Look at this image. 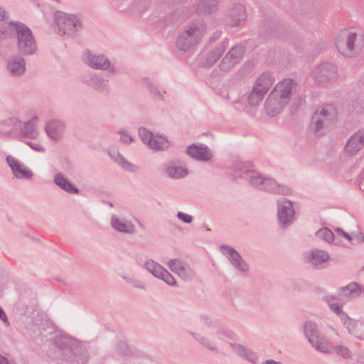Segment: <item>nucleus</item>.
I'll list each match as a JSON object with an SVG mask.
<instances>
[{"instance_id":"obj_36","label":"nucleus","mask_w":364,"mask_h":364,"mask_svg":"<svg viewBox=\"0 0 364 364\" xmlns=\"http://www.w3.org/2000/svg\"><path fill=\"white\" fill-rule=\"evenodd\" d=\"M148 146L155 151H163L169 146V141L164 136L154 135Z\"/></svg>"},{"instance_id":"obj_35","label":"nucleus","mask_w":364,"mask_h":364,"mask_svg":"<svg viewBox=\"0 0 364 364\" xmlns=\"http://www.w3.org/2000/svg\"><path fill=\"white\" fill-rule=\"evenodd\" d=\"M219 0H200L196 10L199 14H210L217 10Z\"/></svg>"},{"instance_id":"obj_43","label":"nucleus","mask_w":364,"mask_h":364,"mask_svg":"<svg viewBox=\"0 0 364 364\" xmlns=\"http://www.w3.org/2000/svg\"><path fill=\"white\" fill-rule=\"evenodd\" d=\"M341 321H343V325L348 330L350 333H355L357 326L356 321L350 318L347 314H343V317H341Z\"/></svg>"},{"instance_id":"obj_19","label":"nucleus","mask_w":364,"mask_h":364,"mask_svg":"<svg viewBox=\"0 0 364 364\" xmlns=\"http://www.w3.org/2000/svg\"><path fill=\"white\" fill-rule=\"evenodd\" d=\"M83 82L93 89L104 93L109 92L108 80L96 73H89L82 77Z\"/></svg>"},{"instance_id":"obj_61","label":"nucleus","mask_w":364,"mask_h":364,"mask_svg":"<svg viewBox=\"0 0 364 364\" xmlns=\"http://www.w3.org/2000/svg\"><path fill=\"white\" fill-rule=\"evenodd\" d=\"M0 364H9V360L4 357H0Z\"/></svg>"},{"instance_id":"obj_28","label":"nucleus","mask_w":364,"mask_h":364,"mask_svg":"<svg viewBox=\"0 0 364 364\" xmlns=\"http://www.w3.org/2000/svg\"><path fill=\"white\" fill-rule=\"evenodd\" d=\"M362 292L361 287L357 283L351 282L338 289V296L339 299L348 301L358 298Z\"/></svg>"},{"instance_id":"obj_30","label":"nucleus","mask_w":364,"mask_h":364,"mask_svg":"<svg viewBox=\"0 0 364 364\" xmlns=\"http://www.w3.org/2000/svg\"><path fill=\"white\" fill-rule=\"evenodd\" d=\"M111 225L117 231L127 234H133L135 232L134 225L129 221L121 219L117 215L111 218Z\"/></svg>"},{"instance_id":"obj_63","label":"nucleus","mask_w":364,"mask_h":364,"mask_svg":"<svg viewBox=\"0 0 364 364\" xmlns=\"http://www.w3.org/2000/svg\"><path fill=\"white\" fill-rule=\"evenodd\" d=\"M356 337H357L358 339H360V340H363V339H364L363 336H361V335H360V336H356Z\"/></svg>"},{"instance_id":"obj_50","label":"nucleus","mask_w":364,"mask_h":364,"mask_svg":"<svg viewBox=\"0 0 364 364\" xmlns=\"http://www.w3.org/2000/svg\"><path fill=\"white\" fill-rule=\"evenodd\" d=\"M329 308L335 314L340 316L341 318L343 317V314H346L345 312L343 311L342 306L338 304V303H333L332 304H330Z\"/></svg>"},{"instance_id":"obj_15","label":"nucleus","mask_w":364,"mask_h":364,"mask_svg":"<svg viewBox=\"0 0 364 364\" xmlns=\"http://www.w3.org/2000/svg\"><path fill=\"white\" fill-rule=\"evenodd\" d=\"M279 223L283 226L290 225L294 220L295 212L291 201L282 199L277 202Z\"/></svg>"},{"instance_id":"obj_41","label":"nucleus","mask_w":364,"mask_h":364,"mask_svg":"<svg viewBox=\"0 0 364 364\" xmlns=\"http://www.w3.org/2000/svg\"><path fill=\"white\" fill-rule=\"evenodd\" d=\"M144 267L148 272L156 278L164 268L159 263L155 262L153 259L146 260Z\"/></svg>"},{"instance_id":"obj_55","label":"nucleus","mask_w":364,"mask_h":364,"mask_svg":"<svg viewBox=\"0 0 364 364\" xmlns=\"http://www.w3.org/2000/svg\"><path fill=\"white\" fill-rule=\"evenodd\" d=\"M336 232L340 235H343L346 240L350 241L351 240V237L350 236V235L346 232H344L342 229L341 228H337L336 229Z\"/></svg>"},{"instance_id":"obj_23","label":"nucleus","mask_w":364,"mask_h":364,"mask_svg":"<svg viewBox=\"0 0 364 364\" xmlns=\"http://www.w3.org/2000/svg\"><path fill=\"white\" fill-rule=\"evenodd\" d=\"M165 173L167 176L173 179H179L188 175V170L184 168L178 160L167 161L164 165Z\"/></svg>"},{"instance_id":"obj_12","label":"nucleus","mask_w":364,"mask_h":364,"mask_svg":"<svg viewBox=\"0 0 364 364\" xmlns=\"http://www.w3.org/2000/svg\"><path fill=\"white\" fill-rule=\"evenodd\" d=\"M168 267L181 279L189 282L196 278V273L185 261L181 259H171L167 262Z\"/></svg>"},{"instance_id":"obj_62","label":"nucleus","mask_w":364,"mask_h":364,"mask_svg":"<svg viewBox=\"0 0 364 364\" xmlns=\"http://www.w3.org/2000/svg\"><path fill=\"white\" fill-rule=\"evenodd\" d=\"M363 107L362 106H360L359 108L354 107L353 111L357 113H360L363 112Z\"/></svg>"},{"instance_id":"obj_31","label":"nucleus","mask_w":364,"mask_h":364,"mask_svg":"<svg viewBox=\"0 0 364 364\" xmlns=\"http://www.w3.org/2000/svg\"><path fill=\"white\" fill-rule=\"evenodd\" d=\"M54 183L63 189L64 191L70 194H77L79 193L78 188L75 186L63 173H57L53 178Z\"/></svg>"},{"instance_id":"obj_42","label":"nucleus","mask_w":364,"mask_h":364,"mask_svg":"<svg viewBox=\"0 0 364 364\" xmlns=\"http://www.w3.org/2000/svg\"><path fill=\"white\" fill-rule=\"evenodd\" d=\"M335 353L345 359L351 356L350 350L347 347L341 345L330 346V352L328 353Z\"/></svg>"},{"instance_id":"obj_10","label":"nucleus","mask_w":364,"mask_h":364,"mask_svg":"<svg viewBox=\"0 0 364 364\" xmlns=\"http://www.w3.org/2000/svg\"><path fill=\"white\" fill-rule=\"evenodd\" d=\"M219 249L237 272L243 274H246L249 272V264L235 248L229 245H222L219 247Z\"/></svg>"},{"instance_id":"obj_58","label":"nucleus","mask_w":364,"mask_h":364,"mask_svg":"<svg viewBox=\"0 0 364 364\" xmlns=\"http://www.w3.org/2000/svg\"><path fill=\"white\" fill-rule=\"evenodd\" d=\"M6 16V11L5 10L0 6V21L4 20Z\"/></svg>"},{"instance_id":"obj_27","label":"nucleus","mask_w":364,"mask_h":364,"mask_svg":"<svg viewBox=\"0 0 364 364\" xmlns=\"http://www.w3.org/2000/svg\"><path fill=\"white\" fill-rule=\"evenodd\" d=\"M7 70L13 77H20L26 72V60L21 56H12L7 62Z\"/></svg>"},{"instance_id":"obj_60","label":"nucleus","mask_w":364,"mask_h":364,"mask_svg":"<svg viewBox=\"0 0 364 364\" xmlns=\"http://www.w3.org/2000/svg\"><path fill=\"white\" fill-rule=\"evenodd\" d=\"M262 364H283L281 362L276 361L274 360H267L266 361L263 362Z\"/></svg>"},{"instance_id":"obj_3","label":"nucleus","mask_w":364,"mask_h":364,"mask_svg":"<svg viewBox=\"0 0 364 364\" xmlns=\"http://www.w3.org/2000/svg\"><path fill=\"white\" fill-rule=\"evenodd\" d=\"M341 38L336 39V46L343 55L353 58L360 54L364 46L363 34L346 31L342 33Z\"/></svg>"},{"instance_id":"obj_24","label":"nucleus","mask_w":364,"mask_h":364,"mask_svg":"<svg viewBox=\"0 0 364 364\" xmlns=\"http://www.w3.org/2000/svg\"><path fill=\"white\" fill-rule=\"evenodd\" d=\"M294 85L295 84L293 80L284 79L275 86L272 92L282 100L283 102L288 103L290 100L291 92L294 87Z\"/></svg>"},{"instance_id":"obj_32","label":"nucleus","mask_w":364,"mask_h":364,"mask_svg":"<svg viewBox=\"0 0 364 364\" xmlns=\"http://www.w3.org/2000/svg\"><path fill=\"white\" fill-rule=\"evenodd\" d=\"M200 320L208 328H218V333H223L229 338H232V331L223 326H220V322L217 319L210 317L206 314H202L200 316Z\"/></svg>"},{"instance_id":"obj_44","label":"nucleus","mask_w":364,"mask_h":364,"mask_svg":"<svg viewBox=\"0 0 364 364\" xmlns=\"http://www.w3.org/2000/svg\"><path fill=\"white\" fill-rule=\"evenodd\" d=\"M157 278L163 280L165 283L168 284L169 286L175 287L177 284V282L175 278L172 276L171 273H169L165 268L161 272Z\"/></svg>"},{"instance_id":"obj_9","label":"nucleus","mask_w":364,"mask_h":364,"mask_svg":"<svg viewBox=\"0 0 364 364\" xmlns=\"http://www.w3.org/2000/svg\"><path fill=\"white\" fill-rule=\"evenodd\" d=\"M83 62L90 68L98 70H109L110 74H118L119 69L103 54H96L90 50L82 55Z\"/></svg>"},{"instance_id":"obj_38","label":"nucleus","mask_w":364,"mask_h":364,"mask_svg":"<svg viewBox=\"0 0 364 364\" xmlns=\"http://www.w3.org/2000/svg\"><path fill=\"white\" fill-rule=\"evenodd\" d=\"M109 156L117 162L123 169L131 171L133 170L134 166L127 161L118 151H109Z\"/></svg>"},{"instance_id":"obj_46","label":"nucleus","mask_w":364,"mask_h":364,"mask_svg":"<svg viewBox=\"0 0 364 364\" xmlns=\"http://www.w3.org/2000/svg\"><path fill=\"white\" fill-rule=\"evenodd\" d=\"M316 236L326 241L327 242H331L333 240V233L328 228H322L316 232Z\"/></svg>"},{"instance_id":"obj_17","label":"nucleus","mask_w":364,"mask_h":364,"mask_svg":"<svg viewBox=\"0 0 364 364\" xmlns=\"http://www.w3.org/2000/svg\"><path fill=\"white\" fill-rule=\"evenodd\" d=\"M6 159L12 174L16 178L30 180L33 178V173L32 170L19 160L11 155L7 156Z\"/></svg>"},{"instance_id":"obj_45","label":"nucleus","mask_w":364,"mask_h":364,"mask_svg":"<svg viewBox=\"0 0 364 364\" xmlns=\"http://www.w3.org/2000/svg\"><path fill=\"white\" fill-rule=\"evenodd\" d=\"M139 135L142 142L147 146L151 142L153 136H154L151 132L142 127L139 128Z\"/></svg>"},{"instance_id":"obj_54","label":"nucleus","mask_w":364,"mask_h":364,"mask_svg":"<svg viewBox=\"0 0 364 364\" xmlns=\"http://www.w3.org/2000/svg\"><path fill=\"white\" fill-rule=\"evenodd\" d=\"M336 299V296L333 295H327L323 296V301L328 304V306H330V304H333V301L335 300Z\"/></svg>"},{"instance_id":"obj_18","label":"nucleus","mask_w":364,"mask_h":364,"mask_svg":"<svg viewBox=\"0 0 364 364\" xmlns=\"http://www.w3.org/2000/svg\"><path fill=\"white\" fill-rule=\"evenodd\" d=\"M22 122L17 117H9L0 121V136H18Z\"/></svg>"},{"instance_id":"obj_13","label":"nucleus","mask_w":364,"mask_h":364,"mask_svg":"<svg viewBox=\"0 0 364 364\" xmlns=\"http://www.w3.org/2000/svg\"><path fill=\"white\" fill-rule=\"evenodd\" d=\"M245 53L244 46L237 45L232 47L225 55L218 67L223 72H229L242 58Z\"/></svg>"},{"instance_id":"obj_57","label":"nucleus","mask_w":364,"mask_h":364,"mask_svg":"<svg viewBox=\"0 0 364 364\" xmlns=\"http://www.w3.org/2000/svg\"><path fill=\"white\" fill-rule=\"evenodd\" d=\"M160 18L161 19L164 18V26H167V25L171 23L173 21V19L172 18V17L164 18V16H161Z\"/></svg>"},{"instance_id":"obj_22","label":"nucleus","mask_w":364,"mask_h":364,"mask_svg":"<svg viewBox=\"0 0 364 364\" xmlns=\"http://www.w3.org/2000/svg\"><path fill=\"white\" fill-rule=\"evenodd\" d=\"M20 22L11 21L7 25L0 24V50L9 46V42L14 41L16 35V25Z\"/></svg>"},{"instance_id":"obj_59","label":"nucleus","mask_w":364,"mask_h":364,"mask_svg":"<svg viewBox=\"0 0 364 364\" xmlns=\"http://www.w3.org/2000/svg\"><path fill=\"white\" fill-rule=\"evenodd\" d=\"M220 36V33L219 32H216L215 33H213V35L210 37V40L211 41H215L216 40H218Z\"/></svg>"},{"instance_id":"obj_25","label":"nucleus","mask_w":364,"mask_h":364,"mask_svg":"<svg viewBox=\"0 0 364 364\" xmlns=\"http://www.w3.org/2000/svg\"><path fill=\"white\" fill-rule=\"evenodd\" d=\"M364 146V130H358L348 139L346 146V153L349 156L355 154Z\"/></svg>"},{"instance_id":"obj_53","label":"nucleus","mask_w":364,"mask_h":364,"mask_svg":"<svg viewBox=\"0 0 364 364\" xmlns=\"http://www.w3.org/2000/svg\"><path fill=\"white\" fill-rule=\"evenodd\" d=\"M242 357L251 362H253L256 358L255 353L252 350L247 349L245 350V353L243 354Z\"/></svg>"},{"instance_id":"obj_56","label":"nucleus","mask_w":364,"mask_h":364,"mask_svg":"<svg viewBox=\"0 0 364 364\" xmlns=\"http://www.w3.org/2000/svg\"><path fill=\"white\" fill-rule=\"evenodd\" d=\"M0 319L4 322H8V318L4 309L0 306Z\"/></svg>"},{"instance_id":"obj_2","label":"nucleus","mask_w":364,"mask_h":364,"mask_svg":"<svg viewBox=\"0 0 364 364\" xmlns=\"http://www.w3.org/2000/svg\"><path fill=\"white\" fill-rule=\"evenodd\" d=\"M206 31V25L202 21L188 23L178 34L176 46L182 51H188L196 46L203 38Z\"/></svg>"},{"instance_id":"obj_11","label":"nucleus","mask_w":364,"mask_h":364,"mask_svg":"<svg viewBox=\"0 0 364 364\" xmlns=\"http://www.w3.org/2000/svg\"><path fill=\"white\" fill-rule=\"evenodd\" d=\"M312 77L318 83L334 81L338 77V70L333 63H323L312 72Z\"/></svg>"},{"instance_id":"obj_16","label":"nucleus","mask_w":364,"mask_h":364,"mask_svg":"<svg viewBox=\"0 0 364 364\" xmlns=\"http://www.w3.org/2000/svg\"><path fill=\"white\" fill-rule=\"evenodd\" d=\"M329 258L330 256L326 251L316 248L306 253L304 260L314 269H321L326 267Z\"/></svg>"},{"instance_id":"obj_51","label":"nucleus","mask_w":364,"mask_h":364,"mask_svg":"<svg viewBox=\"0 0 364 364\" xmlns=\"http://www.w3.org/2000/svg\"><path fill=\"white\" fill-rule=\"evenodd\" d=\"M177 218L185 223H191L193 221V217L183 212H178Z\"/></svg>"},{"instance_id":"obj_29","label":"nucleus","mask_w":364,"mask_h":364,"mask_svg":"<svg viewBox=\"0 0 364 364\" xmlns=\"http://www.w3.org/2000/svg\"><path fill=\"white\" fill-rule=\"evenodd\" d=\"M45 129L50 139L58 141L64 133L65 124L60 120L53 119L47 123Z\"/></svg>"},{"instance_id":"obj_6","label":"nucleus","mask_w":364,"mask_h":364,"mask_svg":"<svg viewBox=\"0 0 364 364\" xmlns=\"http://www.w3.org/2000/svg\"><path fill=\"white\" fill-rule=\"evenodd\" d=\"M56 358L72 361L76 357L79 346L76 341L67 335L59 334L53 339Z\"/></svg>"},{"instance_id":"obj_34","label":"nucleus","mask_w":364,"mask_h":364,"mask_svg":"<svg viewBox=\"0 0 364 364\" xmlns=\"http://www.w3.org/2000/svg\"><path fill=\"white\" fill-rule=\"evenodd\" d=\"M273 82L274 77L272 75L269 73H264L257 77L254 87L258 88L259 90L266 94Z\"/></svg>"},{"instance_id":"obj_4","label":"nucleus","mask_w":364,"mask_h":364,"mask_svg":"<svg viewBox=\"0 0 364 364\" xmlns=\"http://www.w3.org/2000/svg\"><path fill=\"white\" fill-rule=\"evenodd\" d=\"M16 35L13 43L17 51L23 56L33 55L38 50L37 43L31 30L24 23L16 25Z\"/></svg>"},{"instance_id":"obj_5","label":"nucleus","mask_w":364,"mask_h":364,"mask_svg":"<svg viewBox=\"0 0 364 364\" xmlns=\"http://www.w3.org/2000/svg\"><path fill=\"white\" fill-rule=\"evenodd\" d=\"M337 114L332 105H327L316 110L309 125L310 130L316 136L323 134Z\"/></svg>"},{"instance_id":"obj_64","label":"nucleus","mask_w":364,"mask_h":364,"mask_svg":"<svg viewBox=\"0 0 364 364\" xmlns=\"http://www.w3.org/2000/svg\"><path fill=\"white\" fill-rule=\"evenodd\" d=\"M108 205H109V207H111V208H112V207H113V204H112V202H109V203H108Z\"/></svg>"},{"instance_id":"obj_20","label":"nucleus","mask_w":364,"mask_h":364,"mask_svg":"<svg viewBox=\"0 0 364 364\" xmlns=\"http://www.w3.org/2000/svg\"><path fill=\"white\" fill-rule=\"evenodd\" d=\"M186 153L191 158L198 161H208L213 157V152L203 144H193L188 146Z\"/></svg>"},{"instance_id":"obj_26","label":"nucleus","mask_w":364,"mask_h":364,"mask_svg":"<svg viewBox=\"0 0 364 364\" xmlns=\"http://www.w3.org/2000/svg\"><path fill=\"white\" fill-rule=\"evenodd\" d=\"M287 104L286 102H283L282 100L271 92L266 100L264 107L267 114L269 116L274 117L278 114Z\"/></svg>"},{"instance_id":"obj_37","label":"nucleus","mask_w":364,"mask_h":364,"mask_svg":"<svg viewBox=\"0 0 364 364\" xmlns=\"http://www.w3.org/2000/svg\"><path fill=\"white\" fill-rule=\"evenodd\" d=\"M144 83H145V85L146 86L149 92L153 96V97H154L155 99H158V100L164 99V94H165L166 92L164 90H161L158 87L156 82H154L151 80H149V79H145Z\"/></svg>"},{"instance_id":"obj_48","label":"nucleus","mask_w":364,"mask_h":364,"mask_svg":"<svg viewBox=\"0 0 364 364\" xmlns=\"http://www.w3.org/2000/svg\"><path fill=\"white\" fill-rule=\"evenodd\" d=\"M117 134L120 136L119 141L124 144H129L134 141L133 137L126 129H119Z\"/></svg>"},{"instance_id":"obj_47","label":"nucleus","mask_w":364,"mask_h":364,"mask_svg":"<svg viewBox=\"0 0 364 364\" xmlns=\"http://www.w3.org/2000/svg\"><path fill=\"white\" fill-rule=\"evenodd\" d=\"M121 277L128 284H130L133 287L139 289H146V287L144 283L141 280L133 279L127 275H121Z\"/></svg>"},{"instance_id":"obj_1","label":"nucleus","mask_w":364,"mask_h":364,"mask_svg":"<svg viewBox=\"0 0 364 364\" xmlns=\"http://www.w3.org/2000/svg\"><path fill=\"white\" fill-rule=\"evenodd\" d=\"M231 169L235 177L245 179L257 189L284 196L291 193L289 187L279 184L272 178L264 177L260 173L252 169V165L248 162L236 161L232 164Z\"/></svg>"},{"instance_id":"obj_49","label":"nucleus","mask_w":364,"mask_h":364,"mask_svg":"<svg viewBox=\"0 0 364 364\" xmlns=\"http://www.w3.org/2000/svg\"><path fill=\"white\" fill-rule=\"evenodd\" d=\"M230 347L233 352L239 356L242 357L243 354L245 353L246 348L242 345L230 343Z\"/></svg>"},{"instance_id":"obj_21","label":"nucleus","mask_w":364,"mask_h":364,"mask_svg":"<svg viewBox=\"0 0 364 364\" xmlns=\"http://www.w3.org/2000/svg\"><path fill=\"white\" fill-rule=\"evenodd\" d=\"M228 40H224L222 43L218 44L209 50L207 54L203 57V61L201 62L203 65L205 67H211L213 65L224 53L228 47Z\"/></svg>"},{"instance_id":"obj_33","label":"nucleus","mask_w":364,"mask_h":364,"mask_svg":"<svg viewBox=\"0 0 364 364\" xmlns=\"http://www.w3.org/2000/svg\"><path fill=\"white\" fill-rule=\"evenodd\" d=\"M34 118L26 122H22L21 130L18 132V136L28 139H36L38 136V132L34 124Z\"/></svg>"},{"instance_id":"obj_14","label":"nucleus","mask_w":364,"mask_h":364,"mask_svg":"<svg viewBox=\"0 0 364 364\" xmlns=\"http://www.w3.org/2000/svg\"><path fill=\"white\" fill-rule=\"evenodd\" d=\"M247 19L245 6L242 4H235L225 16V23L230 27H239L245 24Z\"/></svg>"},{"instance_id":"obj_8","label":"nucleus","mask_w":364,"mask_h":364,"mask_svg":"<svg viewBox=\"0 0 364 364\" xmlns=\"http://www.w3.org/2000/svg\"><path fill=\"white\" fill-rule=\"evenodd\" d=\"M304 331L309 342L316 350L323 353L330 352L329 343L320 333L316 323L306 321L304 326Z\"/></svg>"},{"instance_id":"obj_40","label":"nucleus","mask_w":364,"mask_h":364,"mask_svg":"<svg viewBox=\"0 0 364 364\" xmlns=\"http://www.w3.org/2000/svg\"><path fill=\"white\" fill-rule=\"evenodd\" d=\"M264 93L259 90L258 88L254 87L247 95V102L250 106L257 105L263 99Z\"/></svg>"},{"instance_id":"obj_39","label":"nucleus","mask_w":364,"mask_h":364,"mask_svg":"<svg viewBox=\"0 0 364 364\" xmlns=\"http://www.w3.org/2000/svg\"><path fill=\"white\" fill-rule=\"evenodd\" d=\"M189 333L193 336V338L196 341H197L201 346H203L205 348L211 351L216 352L218 350L215 343L210 341L205 336L195 332H190Z\"/></svg>"},{"instance_id":"obj_52","label":"nucleus","mask_w":364,"mask_h":364,"mask_svg":"<svg viewBox=\"0 0 364 364\" xmlns=\"http://www.w3.org/2000/svg\"><path fill=\"white\" fill-rule=\"evenodd\" d=\"M27 144L34 151H39V152L44 151L43 147L39 144L33 143V142H27Z\"/></svg>"},{"instance_id":"obj_7","label":"nucleus","mask_w":364,"mask_h":364,"mask_svg":"<svg viewBox=\"0 0 364 364\" xmlns=\"http://www.w3.org/2000/svg\"><path fill=\"white\" fill-rule=\"evenodd\" d=\"M55 21L60 31L69 37H75L82 29V23L73 14L58 11L55 14Z\"/></svg>"}]
</instances>
